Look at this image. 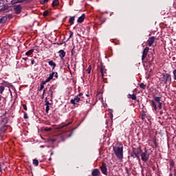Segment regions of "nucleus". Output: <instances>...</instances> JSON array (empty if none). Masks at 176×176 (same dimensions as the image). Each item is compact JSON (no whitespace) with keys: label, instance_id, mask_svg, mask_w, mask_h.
Wrapping results in <instances>:
<instances>
[{"label":"nucleus","instance_id":"nucleus-43","mask_svg":"<svg viewBox=\"0 0 176 176\" xmlns=\"http://www.w3.org/2000/svg\"><path fill=\"white\" fill-rule=\"evenodd\" d=\"M101 74H102V76H104V72L102 69H101Z\"/></svg>","mask_w":176,"mask_h":176},{"label":"nucleus","instance_id":"nucleus-23","mask_svg":"<svg viewBox=\"0 0 176 176\" xmlns=\"http://www.w3.org/2000/svg\"><path fill=\"white\" fill-rule=\"evenodd\" d=\"M139 86L141 89H143V90H145L146 89V85L142 82L139 84Z\"/></svg>","mask_w":176,"mask_h":176},{"label":"nucleus","instance_id":"nucleus-34","mask_svg":"<svg viewBox=\"0 0 176 176\" xmlns=\"http://www.w3.org/2000/svg\"><path fill=\"white\" fill-rule=\"evenodd\" d=\"M49 94H50L51 96H53V89H50V90H49Z\"/></svg>","mask_w":176,"mask_h":176},{"label":"nucleus","instance_id":"nucleus-18","mask_svg":"<svg viewBox=\"0 0 176 176\" xmlns=\"http://www.w3.org/2000/svg\"><path fill=\"white\" fill-rule=\"evenodd\" d=\"M128 98H131V100H137V96L135 94H128Z\"/></svg>","mask_w":176,"mask_h":176},{"label":"nucleus","instance_id":"nucleus-29","mask_svg":"<svg viewBox=\"0 0 176 176\" xmlns=\"http://www.w3.org/2000/svg\"><path fill=\"white\" fill-rule=\"evenodd\" d=\"M87 74H90L91 72V66L89 65L88 68L87 69Z\"/></svg>","mask_w":176,"mask_h":176},{"label":"nucleus","instance_id":"nucleus-46","mask_svg":"<svg viewBox=\"0 0 176 176\" xmlns=\"http://www.w3.org/2000/svg\"><path fill=\"white\" fill-rule=\"evenodd\" d=\"M2 171V167L1 166V164H0V172Z\"/></svg>","mask_w":176,"mask_h":176},{"label":"nucleus","instance_id":"nucleus-12","mask_svg":"<svg viewBox=\"0 0 176 176\" xmlns=\"http://www.w3.org/2000/svg\"><path fill=\"white\" fill-rule=\"evenodd\" d=\"M85 14H82V16H80L78 19V23H83V21H85Z\"/></svg>","mask_w":176,"mask_h":176},{"label":"nucleus","instance_id":"nucleus-13","mask_svg":"<svg viewBox=\"0 0 176 176\" xmlns=\"http://www.w3.org/2000/svg\"><path fill=\"white\" fill-rule=\"evenodd\" d=\"M54 76V72H53L51 74H50L49 77L45 80V82H50L53 77Z\"/></svg>","mask_w":176,"mask_h":176},{"label":"nucleus","instance_id":"nucleus-38","mask_svg":"<svg viewBox=\"0 0 176 176\" xmlns=\"http://www.w3.org/2000/svg\"><path fill=\"white\" fill-rule=\"evenodd\" d=\"M54 76L57 79V78H58V74L57 72H54Z\"/></svg>","mask_w":176,"mask_h":176},{"label":"nucleus","instance_id":"nucleus-30","mask_svg":"<svg viewBox=\"0 0 176 176\" xmlns=\"http://www.w3.org/2000/svg\"><path fill=\"white\" fill-rule=\"evenodd\" d=\"M45 105L46 107H50V102L47 100V98H45Z\"/></svg>","mask_w":176,"mask_h":176},{"label":"nucleus","instance_id":"nucleus-40","mask_svg":"<svg viewBox=\"0 0 176 176\" xmlns=\"http://www.w3.org/2000/svg\"><path fill=\"white\" fill-rule=\"evenodd\" d=\"M52 131V128H47L45 129V131Z\"/></svg>","mask_w":176,"mask_h":176},{"label":"nucleus","instance_id":"nucleus-20","mask_svg":"<svg viewBox=\"0 0 176 176\" xmlns=\"http://www.w3.org/2000/svg\"><path fill=\"white\" fill-rule=\"evenodd\" d=\"M58 3H59L58 0H54L52 2L53 8H56V6H58Z\"/></svg>","mask_w":176,"mask_h":176},{"label":"nucleus","instance_id":"nucleus-5","mask_svg":"<svg viewBox=\"0 0 176 176\" xmlns=\"http://www.w3.org/2000/svg\"><path fill=\"white\" fill-rule=\"evenodd\" d=\"M100 170L104 175H108V169L107 168V164L102 163V166H100Z\"/></svg>","mask_w":176,"mask_h":176},{"label":"nucleus","instance_id":"nucleus-36","mask_svg":"<svg viewBox=\"0 0 176 176\" xmlns=\"http://www.w3.org/2000/svg\"><path fill=\"white\" fill-rule=\"evenodd\" d=\"M23 118H24V119H28V114H27V113H25Z\"/></svg>","mask_w":176,"mask_h":176},{"label":"nucleus","instance_id":"nucleus-11","mask_svg":"<svg viewBox=\"0 0 176 176\" xmlns=\"http://www.w3.org/2000/svg\"><path fill=\"white\" fill-rule=\"evenodd\" d=\"M8 10L9 7H8L7 6H4L0 9V12H3V13H6Z\"/></svg>","mask_w":176,"mask_h":176},{"label":"nucleus","instance_id":"nucleus-48","mask_svg":"<svg viewBox=\"0 0 176 176\" xmlns=\"http://www.w3.org/2000/svg\"><path fill=\"white\" fill-rule=\"evenodd\" d=\"M45 91H46V90H45V89H44V90H43V94H45Z\"/></svg>","mask_w":176,"mask_h":176},{"label":"nucleus","instance_id":"nucleus-33","mask_svg":"<svg viewBox=\"0 0 176 176\" xmlns=\"http://www.w3.org/2000/svg\"><path fill=\"white\" fill-rule=\"evenodd\" d=\"M82 96H83V94H82V93H80V94L77 96V97H78L79 98H81V100H82V98H83V97H82Z\"/></svg>","mask_w":176,"mask_h":176},{"label":"nucleus","instance_id":"nucleus-44","mask_svg":"<svg viewBox=\"0 0 176 176\" xmlns=\"http://www.w3.org/2000/svg\"><path fill=\"white\" fill-rule=\"evenodd\" d=\"M69 124H71V122H69V124L64 125L63 127H66V126H69Z\"/></svg>","mask_w":176,"mask_h":176},{"label":"nucleus","instance_id":"nucleus-14","mask_svg":"<svg viewBox=\"0 0 176 176\" xmlns=\"http://www.w3.org/2000/svg\"><path fill=\"white\" fill-rule=\"evenodd\" d=\"M59 56L60 57V58H64V57H65V52H64V50H60L59 52Z\"/></svg>","mask_w":176,"mask_h":176},{"label":"nucleus","instance_id":"nucleus-53","mask_svg":"<svg viewBox=\"0 0 176 176\" xmlns=\"http://www.w3.org/2000/svg\"><path fill=\"white\" fill-rule=\"evenodd\" d=\"M51 155H53V153H51Z\"/></svg>","mask_w":176,"mask_h":176},{"label":"nucleus","instance_id":"nucleus-51","mask_svg":"<svg viewBox=\"0 0 176 176\" xmlns=\"http://www.w3.org/2000/svg\"><path fill=\"white\" fill-rule=\"evenodd\" d=\"M85 96H87V97H89V95L86 94Z\"/></svg>","mask_w":176,"mask_h":176},{"label":"nucleus","instance_id":"nucleus-3","mask_svg":"<svg viewBox=\"0 0 176 176\" xmlns=\"http://www.w3.org/2000/svg\"><path fill=\"white\" fill-rule=\"evenodd\" d=\"M160 80L166 84L171 83V75L166 73H162L160 76Z\"/></svg>","mask_w":176,"mask_h":176},{"label":"nucleus","instance_id":"nucleus-22","mask_svg":"<svg viewBox=\"0 0 176 176\" xmlns=\"http://www.w3.org/2000/svg\"><path fill=\"white\" fill-rule=\"evenodd\" d=\"M49 65H50L51 67H56V63H54L53 60H50L48 62Z\"/></svg>","mask_w":176,"mask_h":176},{"label":"nucleus","instance_id":"nucleus-42","mask_svg":"<svg viewBox=\"0 0 176 176\" xmlns=\"http://www.w3.org/2000/svg\"><path fill=\"white\" fill-rule=\"evenodd\" d=\"M23 60H24L25 61H27L28 60V58H23Z\"/></svg>","mask_w":176,"mask_h":176},{"label":"nucleus","instance_id":"nucleus-45","mask_svg":"<svg viewBox=\"0 0 176 176\" xmlns=\"http://www.w3.org/2000/svg\"><path fill=\"white\" fill-rule=\"evenodd\" d=\"M138 153L136 154V157L138 156V155L140 154V152H141V150H138Z\"/></svg>","mask_w":176,"mask_h":176},{"label":"nucleus","instance_id":"nucleus-26","mask_svg":"<svg viewBox=\"0 0 176 176\" xmlns=\"http://www.w3.org/2000/svg\"><path fill=\"white\" fill-rule=\"evenodd\" d=\"M152 61H153V56L148 55V63H152Z\"/></svg>","mask_w":176,"mask_h":176},{"label":"nucleus","instance_id":"nucleus-16","mask_svg":"<svg viewBox=\"0 0 176 176\" xmlns=\"http://www.w3.org/2000/svg\"><path fill=\"white\" fill-rule=\"evenodd\" d=\"M74 21H75V16H71L69 20V24H71V25H72L74 24Z\"/></svg>","mask_w":176,"mask_h":176},{"label":"nucleus","instance_id":"nucleus-25","mask_svg":"<svg viewBox=\"0 0 176 176\" xmlns=\"http://www.w3.org/2000/svg\"><path fill=\"white\" fill-rule=\"evenodd\" d=\"M34 166H38L39 165V161L38 160H33Z\"/></svg>","mask_w":176,"mask_h":176},{"label":"nucleus","instance_id":"nucleus-31","mask_svg":"<svg viewBox=\"0 0 176 176\" xmlns=\"http://www.w3.org/2000/svg\"><path fill=\"white\" fill-rule=\"evenodd\" d=\"M43 14L45 16H48L49 15V11H44Z\"/></svg>","mask_w":176,"mask_h":176},{"label":"nucleus","instance_id":"nucleus-24","mask_svg":"<svg viewBox=\"0 0 176 176\" xmlns=\"http://www.w3.org/2000/svg\"><path fill=\"white\" fill-rule=\"evenodd\" d=\"M34 53V50H30L25 53V56H31Z\"/></svg>","mask_w":176,"mask_h":176},{"label":"nucleus","instance_id":"nucleus-35","mask_svg":"<svg viewBox=\"0 0 176 176\" xmlns=\"http://www.w3.org/2000/svg\"><path fill=\"white\" fill-rule=\"evenodd\" d=\"M50 109V106H46L45 111H46L47 113L49 112Z\"/></svg>","mask_w":176,"mask_h":176},{"label":"nucleus","instance_id":"nucleus-32","mask_svg":"<svg viewBox=\"0 0 176 176\" xmlns=\"http://www.w3.org/2000/svg\"><path fill=\"white\" fill-rule=\"evenodd\" d=\"M173 76H174L175 80H176V69L173 70Z\"/></svg>","mask_w":176,"mask_h":176},{"label":"nucleus","instance_id":"nucleus-41","mask_svg":"<svg viewBox=\"0 0 176 176\" xmlns=\"http://www.w3.org/2000/svg\"><path fill=\"white\" fill-rule=\"evenodd\" d=\"M31 63H32V65L35 64V60H31Z\"/></svg>","mask_w":176,"mask_h":176},{"label":"nucleus","instance_id":"nucleus-19","mask_svg":"<svg viewBox=\"0 0 176 176\" xmlns=\"http://www.w3.org/2000/svg\"><path fill=\"white\" fill-rule=\"evenodd\" d=\"M6 20H8V18H6V16H2L0 19V24H2V23H6Z\"/></svg>","mask_w":176,"mask_h":176},{"label":"nucleus","instance_id":"nucleus-28","mask_svg":"<svg viewBox=\"0 0 176 176\" xmlns=\"http://www.w3.org/2000/svg\"><path fill=\"white\" fill-rule=\"evenodd\" d=\"M5 90V87L3 86H0V94H2Z\"/></svg>","mask_w":176,"mask_h":176},{"label":"nucleus","instance_id":"nucleus-1","mask_svg":"<svg viewBox=\"0 0 176 176\" xmlns=\"http://www.w3.org/2000/svg\"><path fill=\"white\" fill-rule=\"evenodd\" d=\"M161 97H154V100H150L151 105L155 111L160 110L162 108V103L160 102Z\"/></svg>","mask_w":176,"mask_h":176},{"label":"nucleus","instance_id":"nucleus-4","mask_svg":"<svg viewBox=\"0 0 176 176\" xmlns=\"http://www.w3.org/2000/svg\"><path fill=\"white\" fill-rule=\"evenodd\" d=\"M140 156H141V160L144 163H146V162H148V160H149V154H148V151H146L142 153Z\"/></svg>","mask_w":176,"mask_h":176},{"label":"nucleus","instance_id":"nucleus-8","mask_svg":"<svg viewBox=\"0 0 176 176\" xmlns=\"http://www.w3.org/2000/svg\"><path fill=\"white\" fill-rule=\"evenodd\" d=\"M156 39L155 36H151L150 37L148 41H147V44L148 46H152V45H153V43H155V41Z\"/></svg>","mask_w":176,"mask_h":176},{"label":"nucleus","instance_id":"nucleus-21","mask_svg":"<svg viewBox=\"0 0 176 176\" xmlns=\"http://www.w3.org/2000/svg\"><path fill=\"white\" fill-rule=\"evenodd\" d=\"M8 129V126H6V125H3V126L1 127V133H5V131H6Z\"/></svg>","mask_w":176,"mask_h":176},{"label":"nucleus","instance_id":"nucleus-49","mask_svg":"<svg viewBox=\"0 0 176 176\" xmlns=\"http://www.w3.org/2000/svg\"><path fill=\"white\" fill-rule=\"evenodd\" d=\"M2 100V96H0V100Z\"/></svg>","mask_w":176,"mask_h":176},{"label":"nucleus","instance_id":"nucleus-6","mask_svg":"<svg viewBox=\"0 0 176 176\" xmlns=\"http://www.w3.org/2000/svg\"><path fill=\"white\" fill-rule=\"evenodd\" d=\"M13 9L16 14L21 13V5H14L13 6Z\"/></svg>","mask_w":176,"mask_h":176},{"label":"nucleus","instance_id":"nucleus-37","mask_svg":"<svg viewBox=\"0 0 176 176\" xmlns=\"http://www.w3.org/2000/svg\"><path fill=\"white\" fill-rule=\"evenodd\" d=\"M72 36H74V32H70V35H69V38H68V39H69H69H71V37H72Z\"/></svg>","mask_w":176,"mask_h":176},{"label":"nucleus","instance_id":"nucleus-27","mask_svg":"<svg viewBox=\"0 0 176 176\" xmlns=\"http://www.w3.org/2000/svg\"><path fill=\"white\" fill-rule=\"evenodd\" d=\"M47 2H49V0H41V1H40V3H41L42 5H45V3H47Z\"/></svg>","mask_w":176,"mask_h":176},{"label":"nucleus","instance_id":"nucleus-10","mask_svg":"<svg viewBox=\"0 0 176 176\" xmlns=\"http://www.w3.org/2000/svg\"><path fill=\"white\" fill-rule=\"evenodd\" d=\"M100 170H98V168L94 169L91 172L92 176H98L100 175Z\"/></svg>","mask_w":176,"mask_h":176},{"label":"nucleus","instance_id":"nucleus-2","mask_svg":"<svg viewBox=\"0 0 176 176\" xmlns=\"http://www.w3.org/2000/svg\"><path fill=\"white\" fill-rule=\"evenodd\" d=\"M113 151L118 159H119L120 160H121V159H123V146L120 145L119 146H114Z\"/></svg>","mask_w":176,"mask_h":176},{"label":"nucleus","instance_id":"nucleus-7","mask_svg":"<svg viewBox=\"0 0 176 176\" xmlns=\"http://www.w3.org/2000/svg\"><path fill=\"white\" fill-rule=\"evenodd\" d=\"M80 100H82V98H79V96H76L74 99H72L70 100L71 104H74V105L78 104V102H79V101H80Z\"/></svg>","mask_w":176,"mask_h":176},{"label":"nucleus","instance_id":"nucleus-39","mask_svg":"<svg viewBox=\"0 0 176 176\" xmlns=\"http://www.w3.org/2000/svg\"><path fill=\"white\" fill-rule=\"evenodd\" d=\"M23 108L25 109V111H27V105L26 104H23Z\"/></svg>","mask_w":176,"mask_h":176},{"label":"nucleus","instance_id":"nucleus-9","mask_svg":"<svg viewBox=\"0 0 176 176\" xmlns=\"http://www.w3.org/2000/svg\"><path fill=\"white\" fill-rule=\"evenodd\" d=\"M148 52H149V47H146L144 48L142 52V60H145L146 57V54H148Z\"/></svg>","mask_w":176,"mask_h":176},{"label":"nucleus","instance_id":"nucleus-17","mask_svg":"<svg viewBox=\"0 0 176 176\" xmlns=\"http://www.w3.org/2000/svg\"><path fill=\"white\" fill-rule=\"evenodd\" d=\"M46 83H47V82H46L45 80L41 83L40 90H43V89L45 88V85H46Z\"/></svg>","mask_w":176,"mask_h":176},{"label":"nucleus","instance_id":"nucleus-52","mask_svg":"<svg viewBox=\"0 0 176 176\" xmlns=\"http://www.w3.org/2000/svg\"><path fill=\"white\" fill-rule=\"evenodd\" d=\"M49 160H52V158H50Z\"/></svg>","mask_w":176,"mask_h":176},{"label":"nucleus","instance_id":"nucleus-50","mask_svg":"<svg viewBox=\"0 0 176 176\" xmlns=\"http://www.w3.org/2000/svg\"><path fill=\"white\" fill-rule=\"evenodd\" d=\"M142 119L144 120V116H142Z\"/></svg>","mask_w":176,"mask_h":176},{"label":"nucleus","instance_id":"nucleus-47","mask_svg":"<svg viewBox=\"0 0 176 176\" xmlns=\"http://www.w3.org/2000/svg\"><path fill=\"white\" fill-rule=\"evenodd\" d=\"M53 67H52V71H54V68H56V67H54V66H52Z\"/></svg>","mask_w":176,"mask_h":176},{"label":"nucleus","instance_id":"nucleus-15","mask_svg":"<svg viewBox=\"0 0 176 176\" xmlns=\"http://www.w3.org/2000/svg\"><path fill=\"white\" fill-rule=\"evenodd\" d=\"M25 0H12L11 1L12 5H14L16 3H21V2H24Z\"/></svg>","mask_w":176,"mask_h":176}]
</instances>
